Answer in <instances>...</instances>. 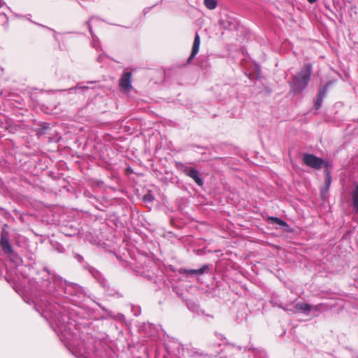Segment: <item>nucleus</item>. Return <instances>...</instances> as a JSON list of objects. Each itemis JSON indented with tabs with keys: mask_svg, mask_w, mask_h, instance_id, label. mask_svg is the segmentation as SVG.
Listing matches in <instances>:
<instances>
[{
	"mask_svg": "<svg viewBox=\"0 0 358 358\" xmlns=\"http://www.w3.org/2000/svg\"><path fill=\"white\" fill-rule=\"evenodd\" d=\"M327 308V306L324 303H320L316 306H312V310L315 312L317 311H324Z\"/></svg>",
	"mask_w": 358,
	"mask_h": 358,
	"instance_id": "ddd939ff",
	"label": "nucleus"
},
{
	"mask_svg": "<svg viewBox=\"0 0 358 358\" xmlns=\"http://www.w3.org/2000/svg\"><path fill=\"white\" fill-rule=\"evenodd\" d=\"M303 162L308 166L315 169H321L324 164L322 159L311 154H304L303 156Z\"/></svg>",
	"mask_w": 358,
	"mask_h": 358,
	"instance_id": "7ed1b4c3",
	"label": "nucleus"
},
{
	"mask_svg": "<svg viewBox=\"0 0 358 358\" xmlns=\"http://www.w3.org/2000/svg\"><path fill=\"white\" fill-rule=\"evenodd\" d=\"M353 208L358 213V185H357L352 193Z\"/></svg>",
	"mask_w": 358,
	"mask_h": 358,
	"instance_id": "1a4fd4ad",
	"label": "nucleus"
},
{
	"mask_svg": "<svg viewBox=\"0 0 358 358\" xmlns=\"http://www.w3.org/2000/svg\"><path fill=\"white\" fill-rule=\"evenodd\" d=\"M89 29H90V31L92 32V28L90 25H89Z\"/></svg>",
	"mask_w": 358,
	"mask_h": 358,
	"instance_id": "a211bd4d",
	"label": "nucleus"
},
{
	"mask_svg": "<svg viewBox=\"0 0 358 358\" xmlns=\"http://www.w3.org/2000/svg\"><path fill=\"white\" fill-rule=\"evenodd\" d=\"M323 99H322L321 97H319V96L317 97V100L315 102V108L316 109H319L321 107Z\"/></svg>",
	"mask_w": 358,
	"mask_h": 358,
	"instance_id": "2eb2a0df",
	"label": "nucleus"
},
{
	"mask_svg": "<svg viewBox=\"0 0 358 358\" xmlns=\"http://www.w3.org/2000/svg\"><path fill=\"white\" fill-rule=\"evenodd\" d=\"M357 185H358V183H357Z\"/></svg>",
	"mask_w": 358,
	"mask_h": 358,
	"instance_id": "6ab92c4d",
	"label": "nucleus"
},
{
	"mask_svg": "<svg viewBox=\"0 0 358 358\" xmlns=\"http://www.w3.org/2000/svg\"><path fill=\"white\" fill-rule=\"evenodd\" d=\"M176 167L177 169L192 178L199 186H202L203 185V181L200 177L199 173L196 169L188 167L182 162H176Z\"/></svg>",
	"mask_w": 358,
	"mask_h": 358,
	"instance_id": "f03ea898",
	"label": "nucleus"
},
{
	"mask_svg": "<svg viewBox=\"0 0 358 358\" xmlns=\"http://www.w3.org/2000/svg\"><path fill=\"white\" fill-rule=\"evenodd\" d=\"M131 73L130 72H125L122 74L120 80V86L125 90H130Z\"/></svg>",
	"mask_w": 358,
	"mask_h": 358,
	"instance_id": "39448f33",
	"label": "nucleus"
},
{
	"mask_svg": "<svg viewBox=\"0 0 358 358\" xmlns=\"http://www.w3.org/2000/svg\"><path fill=\"white\" fill-rule=\"evenodd\" d=\"M200 36L199 35V34H196L195 36H194V43H193V45H192V52H191V55L189 57L188 59H187V62H190L194 57L195 56L197 55V53L199 52V47H200Z\"/></svg>",
	"mask_w": 358,
	"mask_h": 358,
	"instance_id": "423d86ee",
	"label": "nucleus"
},
{
	"mask_svg": "<svg viewBox=\"0 0 358 358\" xmlns=\"http://www.w3.org/2000/svg\"><path fill=\"white\" fill-rule=\"evenodd\" d=\"M328 87H329V84H327L324 86H323L322 87L320 88L318 94H317V96L324 99L327 93Z\"/></svg>",
	"mask_w": 358,
	"mask_h": 358,
	"instance_id": "f8f14e48",
	"label": "nucleus"
},
{
	"mask_svg": "<svg viewBox=\"0 0 358 358\" xmlns=\"http://www.w3.org/2000/svg\"><path fill=\"white\" fill-rule=\"evenodd\" d=\"M209 271V268H208V265H204L201 268L199 269H190V270H187V269H185L184 270V273H187L188 275H202L205 273H207Z\"/></svg>",
	"mask_w": 358,
	"mask_h": 358,
	"instance_id": "0eeeda50",
	"label": "nucleus"
},
{
	"mask_svg": "<svg viewBox=\"0 0 358 358\" xmlns=\"http://www.w3.org/2000/svg\"><path fill=\"white\" fill-rule=\"evenodd\" d=\"M204 5L207 8L213 10L217 6V2L215 0H204Z\"/></svg>",
	"mask_w": 358,
	"mask_h": 358,
	"instance_id": "9d476101",
	"label": "nucleus"
},
{
	"mask_svg": "<svg viewBox=\"0 0 358 358\" xmlns=\"http://www.w3.org/2000/svg\"><path fill=\"white\" fill-rule=\"evenodd\" d=\"M308 1L310 3H313L317 1V0H308Z\"/></svg>",
	"mask_w": 358,
	"mask_h": 358,
	"instance_id": "f3484780",
	"label": "nucleus"
},
{
	"mask_svg": "<svg viewBox=\"0 0 358 358\" xmlns=\"http://www.w3.org/2000/svg\"><path fill=\"white\" fill-rule=\"evenodd\" d=\"M312 73V66L305 64L301 71L294 76L291 83L292 91L296 94L301 92L307 87Z\"/></svg>",
	"mask_w": 358,
	"mask_h": 358,
	"instance_id": "f257e3e1",
	"label": "nucleus"
},
{
	"mask_svg": "<svg viewBox=\"0 0 358 358\" xmlns=\"http://www.w3.org/2000/svg\"><path fill=\"white\" fill-rule=\"evenodd\" d=\"M0 246L3 251V252L8 255H9L10 257H12V256L15 257V255L13 254V247L10 245L8 236L6 234H2L0 241Z\"/></svg>",
	"mask_w": 358,
	"mask_h": 358,
	"instance_id": "20e7f679",
	"label": "nucleus"
},
{
	"mask_svg": "<svg viewBox=\"0 0 358 358\" xmlns=\"http://www.w3.org/2000/svg\"><path fill=\"white\" fill-rule=\"evenodd\" d=\"M154 196L148 193L143 196V201L147 203L153 201Z\"/></svg>",
	"mask_w": 358,
	"mask_h": 358,
	"instance_id": "4468645a",
	"label": "nucleus"
},
{
	"mask_svg": "<svg viewBox=\"0 0 358 358\" xmlns=\"http://www.w3.org/2000/svg\"><path fill=\"white\" fill-rule=\"evenodd\" d=\"M268 219L270 220H271V222L273 223L278 224V225H280L281 227H286V226H287V223L285 221H283L282 220H281V219H280L278 217H270Z\"/></svg>",
	"mask_w": 358,
	"mask_h": 358,
	"instance_id": "9b49d317",
	"label": "nucleus"
},
{
	"mask_svg": "<svg viewBox=\"0 0 358 358\" xmlns=\"http://www.w3.org/2000/svg\"><path fill=\"white\" fill-rule=\"evenodd\" d=\"M295 309L298 312L308 314L312 310V306L306 303H299L295 305Z\"/></svg>",
	"mask_w": 358,
	"mask_h": 358,
	"instance_id": "6e6552de",
	"label": "nucleus"
},
{
	"mask_svg": "<svg viewBox=\"0 0 358 358\" xmlns=\"http://www.w3.org/2000/svg\"><path fill=\"white\" fill-rule=\"evenodd\" d=\"M330 182H331V179H330V177L329 176L327 178V183L328 186L330 185Z\"/></svg>",
	"mask_w": 358,
	"mask_h": 358,
	"instance_id": "dca6fc26",
	"label": "nucleus"
}]
</instances>
